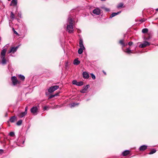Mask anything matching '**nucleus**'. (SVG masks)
<instances>
[{
  "label": "nucleus",
  "instance_id": "25",
  "mask_svg": "<svg viewBox=\"0 0 158 158\" xmlns=\"http://www.w3.org/2000/svg\"><path fill=\"white\" fill-rule=\"evenodd\" d=\"M89 87V85H87L86 86H85L83 87V89L85 91H86L87 89Z\"/></svg>",
  "mask_w": 158,
  "mask_h": 158
},
{
  "label": "nucleus",
  "instance_id": "4",
  "mask_svg": "<svg viewBox=\"0 0 158 158\" xmlns=\"http://www.w3.org/2000/svg\"><path fill=\"white\" fill-rule=\"evenodd\" d=\"M37 110V108L36 106H34L31 109V111L33 114L36 115Z\"/></svg>",
  "mask_w": 158,
  "mask_h": 158
},
{
  "label": "nucleus",
  "instance_id": "24",
  "mask_svg": "<svg viewBox=\"0 0 158 158\" xmlns=\"http://www.w3.org/2000/svg\"><path fill=\"white\" fill-rule=\"evenodd\" d=\"M83 84V83L82 81L77 82V85L80 86L82 85Z\"/></svg>",
  "mask_w": 158,
  "mask_h": 158
},
{
  "label": "nucleus",
  "instance_id": "38",
  "mask_svg": "<svg viewBox=\"0 0 158 158\" xmlns=\"http://www.w3.org/2000/svg\"><path fill=\"white\" fill-rule=\"evenodd\" d=\"M133 44V43L132 42H131V41H130L128 43V44L129 45V46H131V45Z\"/></svg>",
  "mask_w": 158,
  "mask_h": 158
},
{
  "label": "nucleus",
  "instance_id": "50",
  "mask_svg": "<svg viewBox=\"0 0 158 158\" xmlns=\"http://www.w3.org/2000/svg\"><path fill=\"white\" fill-rule=\"evenodd\" d=\"M9 1H10V0H8Z\"/></svg>",
  "mask_w": 158,
  "mask_h": 158
},
{
  "label": "nucleus",
  "instance_id": "35",
  "mask_svg": "<svg viewBox=\"0 0 158 158\" xmlns=\"http://www.w3.org/2000/svg\"><path fill=\"white\" fill-rule=\"evenodd\" d=\"M9 135L11 136H13L14 135V133L13 132H10L9 133Z\"/></svg>",
  "mask_w": 158,
  "mask_h": 158
},
{
  "label": "nucleus",
  "instance_id": "14",
  "mask_svg": "<svg viewBox=\"0 0 158 158\" xmlns=\"http://www.w3.org/2000/svg\"><path fill=\"white\" fill-rule=\"evenodd\" d=\"M27 114L25 112H23L22 113H20L18 114V116L20 118H22L25 116Z\"/></svg>",
  "mask_w": 158,
  "mask_h": 158
},
{
  "label": "nucleus",
  "instance_id": "19",
  "mask_svg": "<svg viewBox=\"0 0 158 158\" xmlns=\"http://www.w3.org/2000/svg\"><path fill=\"white\" fill-rule=\"evenodd\" d=\"M85 48H80L78 51V52L79 54H82L83 52V50H84Z\"/></svg>",
  "mask_w": 158,
  "mask_h": 158
},
{
  "label": "nucleus",
  "instance_id": "43",
  "mask_svg": "<svg viewBox=\"0 0 158 158\" xmlns=\"http://www.w3.org/2000/svg\"><path fill=\"white\" fill-rule=\"evenodd\" d=\"M48 108V107H47V106H44V110H47Z\"/></svg>",
  "mask_w": 158,
  "mask_h": 158
},
{
  "label": "nucleus",
  "instance_id": "5",
  "mask_svg": "<svg viewBox=\"0 0 158 158\" xmlns=\"http://www.w3.org/2000/svg\"><path fill=\"white\" fill-rule=\"evenodd\" d=\"M19 46H16L15 47H13L11 48L10 49L9 51V53H14L16 51L17 49L19 48Z\"/></svg>",
  "mask_w": 158,
  "mask_h": 158
},
{
  "label": "nucleus",
  "instance_id": "15",
  "mask_svg": "<svg viewBox=\"0 0 158 158\" xmlns=\"http://www.w3.org/2000/svg\"><path fill=\"white\" fill-rule=\"evenodd\" d=\"M16 120V117L15 116L12 117L10 119V121L11 123H14Z\"/></svg>",
  "mask_w": 158,
  "mask_h": 158
},
{
  "label": "nucleus",
  "instance_id": "2",
  "mask_svg": "<svg viewBox=\"0 0 158 158\" xmlns=\"http://www.w3.org/2000/svg\"><path fill=\"white\" fill-rule=\"evenodd\" d=\"M59 88L58 85H55L50 87L48 89V91L49 93H52L56 90H57Z\"/></svg>",
  "mask_w": 158,
  "mask_h": 158
},
{
  "label": "nucleus",
  "instance_id": "29",
  "mask_svg": "<svg viewBox=\"0 0 158 158\" xmlns=\"http://www.w3.org/2000/svg\"><path fill=\"white\" fill-rule=\"evenodd\" d=\"M10 18L12 19H14L15 18V16L12 12L11 13Z\"/></svg>",
  "mask_w": 158,
  "mask_h": 158
},
{
  "label": "nucleus",
  "instance_id": "20",
  "mask_svg": "<svg viewBox=\"0 0 158 158\" xmlns=\"http://www.w3.org/2000/svg\"><path fill=\"white\" fill-rule=\"evenodd\" d=\"M18 76H19V78L20 80H24L25 77L24 76L21 75H18Z\"/></svg>",
  "mask_w": 158,
  "mask_h": 158
},
{
  "label": "nucleus",
  "instance_id": "36",
  "mask_svg": "<svg viewBox=\"0 0 158 158\" xmlns=\"http://www.w3.org/2000/svg\"><path fill=\"white\" fill-rule=\"evenodd\" d=\"M146 19H143L139 20V21L141 22H143L145 21Z\"/></svg>",
  "mask_w": 158,
  "mask_h": 158
},
{
  "label": "nucleus",
  "instance_id": "6",
  "mask_svg": "<svg viewBox=\"0 0 158 158\" xmlns=\"http://www.w3.org/2000/svg\"><path fill=\"white\" fill-rule=\"evenodd\" d=\"M11 80L13 84L14 85H16L18 83V81L17 79V78L15 76L12 77H11Z\"/></svg>",
  "mask_w": 158,
  "mask_h": 158
},
{
  "label": "nucleus",
  "instance_id": "21",
  "mask_svg": "<svg viewBox=\"0 0 158 158\" xmlns=\"http://www.w3.org/2000/svg\"><path fill=\"white\" fill-rule=\"evenodd\" d=\"M125 52L128 54L132 53L131 52V51L130 48H128L126 49Z\"/></svg>",
  "mask_w": 158,
  "mask_h": 158
},
{
  "label": "nucleus",
  "instance_id": "7",
  "mask_svg": "<svg viewBox=\"0 0 158 158\" xmlns=\"http://www.w3.org/2000/svg\"><path fill=\"white\" fill-rule=\"evenodd\" d=\"M93 12L95 15H99L100 14L101 10L98 8H96L93 10Z\"/></svg>",
  "mask_w": 158,
  "mask_h": 158
},
{
  "label": "nucleus",
  "instance_id": "10",
  "mask_svg": "<svg viewBox=\"0 0 158 158\" xmlns=\"http://www.w3.org/2000/svg\"><path fill=\"white\" fill-rule=\"evenodd\" d=\"M17 3V0H12L11 3L10 4V6H16Z\"/></svg>",
  "mask_w": 158,
  "mask_h": 158
},
{
  "label": "nucleus",
  "instance_id": "18",
  "mask_svg": "<svg viewBox=\"0 0 158 158\" xmlns=\"http://www.w3.org/2000/svg\"><path fill=\"white\" fill-rule=\"evenodd\" d=\"M129 153L130 152L128 150H125L122 153V154L123 156H126L129 154Z\"/></svg>",
  "mask_w": 158,
  "mask_h": 158
},
{
  "label": "nucleus",
  "instance_id": "17",
  "mask_svg": "<svg viewBox=\"0 0 158 158\" xmlns=\"http://www.w3.org/2000/svg\"><path fill=\"white\" fill-rule=\"evenodd\" d=\"M79 46L80 48H85L83 44V41L82 40H80L79 41Z\"/></svg>",
  "mask_w": 158,
  "mask_h": 158
},
{
  "label": "nucleus",
  "instance_id": "11",
  "mask_svg": "<svg viewBox=\"0 0 158 158\" xmlns=\"http://www.w3.org/2000/svg\"><path fill=\"white\" fill-rule=\"evenodd\" d=\"M147 148V146L146 145H143L139 147V149L140 151H143L145 150Z\"/></svg>",
  "mask_w": 158,
  "mask_h": 158
},
{
  "label": "nucleus",
  "instance_id": "30",
  "mask_svg": "<svg viewBox=\"0 0 158 158\" xmlns=\"http://www.w3.org/2000/svg\"><path fill=\"white\" fill-rule=\"evenodd\" d=\"M119 43L121 44L123 46H125V45L124 44V43H123V40H120V41H119Z\"/></svg>",
  "mask_w": 158,
  "mask_h": 158
},
{
  "label": "nucleus",
  "instance_id": "33",
  "mask_svg": "<svg viewBox=\"0 0 158 158\" xmlns=\"http://www.w3.org/2000/svg\"><path fill=\"white\" fill-rule=\"evenodd\" d=\"M77 81L75 80H73L72 81L73 84V85H77Z\"/></svg>",
  "mask_w": 158,
  "mask_h": 158
},
{
  "label": "nucleus",
  "instance_id": "27",
  "mask_svg": "<svg viewBox=\"0 0 158 158\" xmlns=\"http://www.w3.org/2000/svg\"><path fill=\"white\" fill-rule=\"evenodd\" d=\"M148 30L147 28H144L142 30V32L143 33H146L148 32Z\"/></svg>",
  "mask_w": 158,
  "mask_h": 158
},
{
  "label": "nucleus",
  "instance_id": "1",
  "mask_svg": "<svg viewBox=\"0 0 158 158\" xmlns=\"http://www.w3.org/2000/svg\"><path fill=\"white\" fill-rule=\"evenodd\" d=\"M73 21L72 18L70 16L69 17L66 23V31L69 33H72L73 32Z\"/></svg>",
  "mask_w": 158,
  "mask_h": 158
},
{
  "label": "nucleus",
  "instance_id": "45",
  "mask_svg": "<svg viewBox=\"0 0 158 158\" xmlns=\"http://www.w3.org/2000/svg\"><path fill=\"white\" fill-rule=\"evenodd\" d=\"M3 152V150L2 149H0V153H2Z\"/></svg>",
  "mask_w": 158,
  "mask_h": 158
},
{
  "label": "nucleus",
  "instance_id": "34",
  "mask_svg": "<svg viewBox=\"0 0 158 158\" xmlns=\"http://www.w3.org/2000/svg\"><path fill=\"white\" fill-rule=\"evenodd\" d=\"M60 107V106H59V105H56L55 106H54L52 108V109H56V108H57L58 107Z\"/></svg>",
  "mask_w": 158,
  "mask_h": 158
},
{
  "label": "nucleus",
  "instance_id": "8",
  "mask_svg": "<svg viewBox=\"0 0 158 158\" xmlns=\"http://www.w3.org/2000/svg\"><path fill=\"white\" fill-rule=\"evenodd\" d=\"M6 52V49H3L2 51V52L1 53V56L0 57H5Z\"/></svg>",
  "mask_w": 158,
  "mask_h": 158
},
{
  "label": "nucleus",
  "instance_id": "47",
  "mask_svg": "<svg viewBox=\"0 0 158 158\" xmlns=\"http://www.w3.org/2000/svg\"><path fill=\"white\" fill-rule=\"evenodd\" d=\"M156 11H158V8L156 9Z\"/></svg>",
  "mask_w": 158,
  "mask_h": 158
},
{
  "label": "nucleus",
  "instance_id": "28",
  "mask_svg": "<svg viewBox=\"0 0 158 158\" xmlns=\"http://www.w3.org/2000/svg\"><path fill=\"white\" fill-rule=\"evenodd\" d=\"M156 152V150L155 149H153L152 151H151L150 153H149V154H152L155 153Z\"/></svg>",
  "mask_w": 158,
  "mask_h": 158
},
{
  "label": "nucleus",
  "instance_id": "41",
  "mask_svg": "<svg viewBox=\"0 0 158 158\" xmlns=\"http://www.w3.org/2000/svg\"><path fill=\"white\" fill-rule=\"evenodd\" d=\"M69 65V62L68 61L66 62L65 64V66L66 67H67Z\"/></svg>",
  "mask_w": 158,
  "mask_h": 158
},
{
  "label": "nucleus",
  "instance_id": "39",
  "mask_svg": "<svg viewBox=\"0 0 158 158\" xmlns=\"http://www.w3.org/2000/svg\"><path fill=\"white\" fill-rule=\"evenodd\" d=\"M27 109H28V107H27V106H26V107H25V111L24 112L26 113L27 114Z\"/></svg>",
  "mask_w": 158,
  "mask_h": 158
},
{
  "label": "nucleus",
  "instance_id": "49",
  "mask_svg": "<svg viewBox=\"0 0 158 158\" xmlns=\"http://www.w3.org/2000/svg\"><path fill=\"white\" fill-rule=\"evenodd\" d=\"M24 141H23V143H24Z\"/></svg>",
  "mask_w": 158,
  "mask_h": 158
},
{
  "label": "nucleus",
  "instance_id": "37",
  "mask_svg": "<svg viewBox=\"0 0 158 158\" xmlns=\"http://www.w3.org/2000/svg\"><path fill=\"white\" fill-rule=\"evenodd\" d=\"M80 92L82 93H84L86 92V91H85L83 89L81 90H80Z\"/></svg>",
  "mask_w": 158,
  "mask_h": 158
},
{
  "label": "nucleus",
  "instance_id": "16",
  "mask_svg": "<svg viewBox=\"0 0 158 158\" xmlns=\"http://www.w3.org/2000/svg\"><path fill=\"white\" fill-rule=\"evenodd\" d=\"M80 63V62L76 59L74 60L73 62V64L75 65H78Z\"/></svg>",
  "mask_w": 158,
  "mask_h": 158
},
{
  "label": "nucleus",
  "instance_id": "32",
  "mask_svg": "<svg viewBox=\"0 0 158 158\" xmlns=\"http://www.w3.org/2000/svg\"><path fill=\"white\" fill-rule=\"evenodd\" d=\"M90 75L91 76V77H92V79L94 80L96 78L95 76L92 73H91Z\"/></svg>",
  "mask_w": 158,
  "mask_h": 158
},
{
  "label": "nucleus",
  "instance_id": "22",
  "mask_svg": "<svg viewBox=\"0 0 158 158\" xmlns=\"http://www.w3.org/2000/svg\"><path fill=\"white\" fill-rule=\"evenodd\" d=\"M58 94H59V93H57L55 94H54V95H51L49 97V98H53L55 96H56L58 95Z\"/></svg>",
  "mask_w": 158,
  "mask_h": 158
},
{
  "label": "nucleus",
  "instance_id": "13",
  "mask_svg": "<svg viewBox=\"0 0 158 158\" xmlns=\"http://www.w3.org/2000/svg\"><path fill=\"white\" fill-rule=\"evenodd\" d=\"M121 12V11H119L117 13H112L111 15L110 16V18H111L112 17L115 16L119 14Z\"/></svg>",
  "mask_w": 158,
  "mask_h": 158
},
{
  "label": "nucleus",
  "instance_id": "23",
  "mask_svg": "<svg viewBox=\"0 0 158 158\" xmlns=\"http://www.w3.org/2000/svg\"><path fill=\"white\" fill-rule=\"evenodd\" d=\"M78 105V103H73L72 104L69 105L71 107H74L76 105Z\"/></svg>",
  "mask_w": 158,
  "mask_h": 158
},
{
  "label": "nucleus",
  "instance_id": "26",
  "mask_svg": "<svg viewBox=\"0 0 158 158\" xmlns=\"http://www.w3.org/2000/svg\"><path fill=\"white\" fill-rule=\"evenodd\" d=\"M22 122V121L21 120H20L17 122L16 124L17 125L19 126L21 125Z\"/></svg>",
  "mask_w": 158,
  "mask_h": 158
},
{
  "label": "nucleus",
  "instance_id": "12",
  "mask_svg": "<svg viewBox=\"0 0 158 158\" xmlns=\"http://www.w3.org/2000/svg\"><path fill=\"white\" fill-rule=\"evenodd\" d=\"M1 63L3 64H6V60L5 59V57H1Z\"/></svg>",
  "mask_w": 158,
  "mask_h": 158
},
{
  "label": "nucleus",
  "instance_id": "9",
  "mask_svg": "<svg viewBox=\"0 0 158 158\" xmlns=\"http://www.w3.org/2000/svg\"><path fill=\"white\" fill-rule=\"evenodd\" d=\"M82 75L83 77L85 79H88L89 77V74L86 72H84Z\"/></svg>",
  "mask_w": 158,
  "mask_h": 158
},
{
  "label": "nucleus",
  "instance_id": "48",
  "mask_svg": "<svg viewBox=\"0 0 158 158\" xmlns=\"http://www.w3.org/2000/svg\"><path fill=\"white\" fill-rule=\"evenodd\" d=\"M149 39V38H147L146 39H147V40H148Z\"/></svg>",
  "mask_w": 158,
  "mask_h": 158
},
{
  "label": "nucleus",
  "instance_id": "44",
  "mask_svg": "<svg viewBox=\"0 0 158 158\" xmlns=\"http://www.w3.org/2000/svg\"><path fill=\"white\" fill-rule=\"evenodd\" d=\"M13 30H14V32L15 34L17 35L18 34V33L15 30V29L14 28H13Z\"/></svg>",
  "mask_w": 158,
  "mask_h": 158
},
{
  "label": "nucleus",
  "instance_id": "40",
  "mask_svg": "<svg viewBox=\"0 0 158 158\" xmlns=\"http://www.w3.org/2000/svg\"><path fill=\"white\" fill-rule=\"evenodd\" d=\"M104 9L106 11H110V10L109 8H105Z\"/></svg>",
  "mask_w": 158,
  "mask_h": 158
},
{
  "label": "nucleus",
  "instance_id": "46",
  "mask_svg": "<svg viewBox=\"0 0 158 158\" xmlns=\"http://www.w3.org/2000/svg\"><path fill=\"white\" fill-rule=\"evenodd\" d=\"M103 73L105 74L106 75V73L104 72V71H103Z\"/></svg>",
  "mask_w": 158,
  "mask_h": 158
},
{
  "label": "nucleus",
  "instance_id": "31",
  "mask_svg": "<svg viewBox=\"0 0 158 158\" xmlns=\"http://www.w3.org/2000/svg\"><path fill=\"white\" fill-rule=\"evenodd\" d=\"M123 6V4L122 3H120L118 5L117 7L118 8H121Z\"/></svg>",
  "mask_w": 158,
  "mask_h": 158
},
{
  "label": "nucleus",
  "instance_id": "42",
  "mask_svg": "<svg viewBox=\"0 0 158 158\" xmlns=\"http://www.w3.org/2000/svg\"><path fill=\"white\" fill-rule=\"evenodd\" d=\"M18 16L20 18H21L22 17H21V14L20 13H19L18 14Z\"/></svg>",
  "mask_w": 158,
  "mask_h": 158
},
{
  "label": "nucleus",
  "instance_id": "3",
  "mask_svg": "<svg viewBox=\"0 0 158 158\" xmlns=\"http://www.w3.org/2000/svg\"><path fill=\"white\" fill-rule=\"evenodd\" d=\"M150 43L147 41H144L143 44H141L139 45V47L141 48H145L150 45Z\"/></svg>",
  "mask_w": 158,
  "mask_h": 158
}]
</instances>
